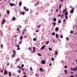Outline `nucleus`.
Masks as SVG:
<instances>
[{
	"instance_id": "obj_1",
	"label": "nucleus",
	"mask_w": 77,
	"mask_h": 77,
	"mask_svg": "<svg viewBox=\"0 0 77 77\" xmlns=\"http://www.w3.org/2000/svg\"><path fill=\"white\" fill-rule=\"evenodd\" d=\"M71 71H77V69L76 68H75L74 67L73 68V69L72 68V67L71 68Z\"/></svg>"
},
{
	"instance_id": "obj_2",
	"label": "nucleus",
	"mask_w": 77,
	"mask_h": 77,
	"mask_svg": "<svg viewBox=\"0 0 77 77\" xmlns=\"http://www.w3.org/2000/svg\"><path fill=\"white\" fill-rule=\"evenodd\" d=\"M13 53H14V54L12 55V56L14 57L15 56V53H16V52H15V51H14L13 50Z\"/></svg>"
},
{
	"instance_id": "obj_3",
	"label": "nucleus",
	"mask_w": 77,
	"mask_h": 77,
	"mask_svg": "<svg viewBox=\"0 0 77 77\" xmlns=\"http://www.w3.org/2000/svg\"><path fill=\"white\" fill-rule=\"evenodd\" d=\"M45 47H46V46L45 45L42 46L41 48L40 49V50H44L45 48Z\"/></svg>"
},
{
	"instance_id": "obj_4",
	"label": "nucleus",
	"mask_w": 77,
	"mask_h": 77,
	"mask_svg": "<svg viewBox=\"0 0 77 77\" xmlns=\"http://www.w3.org/2000/svg\"><path fill=\"white\" fill-rule=\"evenodd\" d=\"M46 62H45V60H43L41 61V63L42 64H44L45 63H46Z\"/></svg>"
},
{
	"instance_id": "obj_5",
	"label": "nucleus",
	"mask_w": 77,
	"mask_h": 77,
	"mask_svg": "<svg viewBox=\"0 0 77 77\" xmlns=\"http://www.w3.org/2000/svg\"><path fill=\"white\" fill-rule=\"evenodd\" d=\"M54 54L55 56H57V55L58 54V52H57V51H55L54 52Z\"/></svg>"
},
{
	"instance_id": "obj_6",
	"label": "nucleus",
	"mask_w": 77,
	"mask_h": 77,
	"mask_svg": "<svg viewBox=\"0 0 77 77\" xmlns=\"http://www.w3.org/2000/svg\"><path fill=\"white\" fill-rule=\"evenodd\" d=\"M74 8H72V9L70 10V12L71 14H73L74 13Z\"/></svg>"
},
{
	"instance_id": "obj_7",
	"label": "nucleus",
	"mask_w": 77,
	"mask_h": 77,
	"mask_svg": "<svg viewBox=\"0 0 77 77\" xmlns=\"http://www.w3.org/2000/svg\"><path fill=\"white\" fill-rule=\"evenodd\" d=\"M39 1H38L37 3L35 4L34 5L35 7V6H37V5H39Z\"/></svg>"
},
{
	"instance_id": "obj_8",
	"label": "nucleus",
	"mask_w": 77,
	"mask_h": 77,
	"mask_svg": "<svg viewBox=\"0 0 77 77\" xmlns=\"http://www.w3.org/2000/svg\"><path fill=\"white\" fill-rule=\"evenodd\" d=\"M8 72V71H7V70H5L4 72V74H5V75H7V72Z\"/></svg>"
},
{
	"instance_id": "obj_9",
	"label": "nucleus",
	"mask_w": 77,
	"mask_h": 77,
	"mask_svg": "<svg viewBox=\"0 0 77 77\" xmlns=\"http://www.w3.org/2000/svg\"><path fill=\"white\" fill-rule=\"evenodd\" d=\"M67 11V8H66V9H64L63 11V13H65Z\"/></svg>"
},
{
	"instance_id": "obj_10",
	"label": "nucleus",
	"mask_w": 77,
	"mask_h": 77,
	"mask_svg": "<svg viewBox=\"0 0 77 77\" xmlns=\"http://www.w3.org/2000/svg\"><path fill=\"white\" fill-rule=\"evenodd\" d=\"M39 70L41 71V72H44V69H42V68L40 67L39 68Z\"/></svg>"
},
{
	"instance_id": "obj_11",
	"label": "nucleus",
	"mask_w": 77,
	"mask_h": 77,
	"mask_svg": "<svg viewBox=\"0 0 77 77\" xmlns=\"http://www.w3.org/2000/svg\"><path fill=\"white\" fill-rule=\"evenodd\" d=\"M55 30L56 32H57L59 30V27H57L55 28Z\"/></svg>"
},
{
	"instance_id": "obj_12",
	"label": "nucleus",
	"mask_w": 77,
	"mask_h": 77,
	"mask_svg": "<svg viewBox=\"0 0 77 77\" xmlns=\"http://www.w3.org/2000/svg\"><path fill=\"white\" fill-rule=\"evenodd\" d=\"M22 5V2H20L19 3V6H21Z\"/></svg>"
},
{
	"instance_id": "obj_13",
	"label": "nucleus",
	"mask_w": 77,
	"mask_h": 77,
	"mask_svg": "<svg viewBox=\"0 0 77 77\" xmlns=\"http://www.w3.org/2000/svg\"><path fill=\"white\" fill-rule=\"evenodd\" d=\"M10 5L11 6H15V4H14L10 3Z\"/></svg>"
},
{
	"instance_id": "obj_14",
	"label": "nucleus",
	"mask_w": 77,
	"mask_h": 77,
	"mask_svg": "<svg viewBox=\"0 0 77 77\" xmlns=\"http://www.w3.org/2000/svg\"><path fill=\"white\" fill-rule=\"evenodd\" d=\"M23 9L24 10H25V11H29V9H26V7H23Z\"/></svg>"
},
{
	"instance_id": "obj_15",
	"label": "nucleus",
	"mask_w": 77,
	"mask_h": 77,
	"mask_svg": "<svg viewBox=\"0 0 77 77\" xmlns=\"http://www.w3.org/2000/svg\"><path fill=\"white\" fill-rule=\"evenodd\" d=\"M9 76L10 77H11L12 76V73L11 72H9Z\"/></svg>"
},
{
	"instance_id": "obj_16",
	"label": "nucleus",
	"mask_w": 77,
	"mask_h": 77,
	"mask_svg": "<svg viewBox=\"0 0 77 77\" xmlns=\"http://www.w3.org/2000/svg\"><path fill=\"white\" fill-rule=\"evenodd\" d=\"M64 15L65 16L68 15V12L66 11L64 14Z\"/></svg>"
},
{
	"instance_id": "obj_17",
	"label": "nucleus",
	"mask_w": 77,
	"mask_h": 77,
	"mask_svg": "<svg viewBox=\"0 0 77 77\" xmlns=\"http://www.w3.org/2000/svg\"><path fill=\"white\" fill-rule=\"evenodd\" d=\"M5 21H6V20H5V19H4L2 21V24H3L5 23Z\"/></svg>"
},
{
	"instance_id": "obj_18",
	"label": "nucleus",
	"mask_w": 77,
	"mask_h": 77,
	"mask_svg": "<svg viewBox=\"0 0 77 77\" xmlns=\"http://www.w3.org/2000/svg\"><path fill=\"white\" fill-rule=\"evenodd\" d=\"M12 20H13V21H15V20H16V18H15V17H14L12 18Z\"/></svg>"
},
{
	"instance_id": "obj_19",
	"label": "nucleus",
	"mask_w": 77,
	"mask_h": 77,
	"mask_svg": "<svg viewBox=\"0 0 77 77\" xmlns=\"http://www.w3.org/2000/svg\"><path fill=\"white\" fill-rule=\"evenodd\" d=\"M52 24L54 26H55L56 24H57V23H56V22H54V23H53Z\"/></svg>"
},
{
	"instance_id": "obj_20",
	"label": "nucleus",
	"mask_w": 77,
	"mask_h": 77,
	"mask_svg": "<svg viewBox=\"0 0 77 77\" xmlns=\"http://www.w3.org/2000/svg\"><path fill=\"white\" fill-rule=\"evenodd\" d=\"M18 29H21V26L20 25H19L17 27Z\"/></svg>"
},
{
	"instance_id": "obj_21",
	"label": "nucleus",
	"mask_w": 77,
	"mask_h": 77,
	"mask_svg": "<svg viewBox=\"0 0 77 77\" xmlns=\"http://www.w3.org/2000/svg\"><path fill=\"white\" fill-rule=\"evenodd\" d=\"M20 14H22V15H24V14H25L24 12H21Z\"/></svg>"
},
{
	"instance_id": "obj_22",
	"label": "nucleus",
	"mask_w": 77,
	"mask_h": 77,
	"mask_svg": "<svg viewBox=\"0 0 77 77\" xmlns=\"http://www.w3.org/2000/svg\"><path fill=\"white\" fill-rule=\"evenodd\" d=\"M33 51L34 53H35V47H33Z\"/></svg>"
},
{
	"instance_id": "obj_23",
	"label": "nucleus",
	"mask_w": 77,
	"mask_h": 77,
	"mask_svg": "<svg viewBox=\"0 0 77 77\" xmlns=\"http://www.w3.org/2000/svg\"><path fill=\"white\" fill-rule=\"evenodd\" d=\"M56 20H57L56 18H54L53 19V21L56 22Z\"/></svg>"
},
{
	"instance_id": "obj_24",
	"label": "nucleus",
	"mask_w": 77,
	"mask_h": 77,
	"mask_svg": "<svg viewBox=\"0 0 77 77\" xmlns=\"http://www.w3.org/2000/svg\"><path fill=\"white\" fill-rule=\"evenodd\" d=\"M62 23V21L60 20H59V22H58V24H60V23Z\"/></svg>"
},
{
	"instance_id": "obj_25",
	"label": "nucleus",
	"mask_w": 77,
	"mask_h": 77,
	"mask_svg": "<svg viewBox=\"0 0 77 77\" xmlns=\"http://www.w3.org/2000/svg\"><path fill=\"white\" fill-rule=\"evenodd\" d=\"M38 56H42V55H41V54L39 53H38Z\"/></svg>"
},
{
	"instance_id": "obj_26",
	"label": "nucleus",
	"mask_w": 77,
	"mask_h": 77,
	"mask_svg": "<svg viewBox=\"0 0 77 77\" xmlns=\"http://www.w3.org/2000/svg\"><path fill=\"white\" fill-rule=\"evenodd\" d=\"M17 72L18 73H21V71L20 70H17Z\"/></svg>"
},
{
	"instance_id": "obj_27",
	"label": "nucleus",
	"mask_w": 77,
	"mask_h": 77,
	"mask_svg": "<svg viewBox=\"0 0 77 77\" xmlns=\"http://www.w3.org/2000/svg\"><path fill=\"white\" fill-rule=\"evenodd\" d=\"M17 31H18L19 33H20V32H21V31H20V30H19V29H18V28L17 29Z\"/></svg>"
},
{
	"instance_id": "obj_28",
	"label": "nucleus",
	"mask_w": 77,
	"mask_h": 77,
	"mask_svg": "<svg viewBox=\"0 0 77 77\" xmlns=\"http://www.w3.org/2000/svg\"><path fill=\"white\" fill-rule=\"evenodd\" d=\"M55 36L56 38H58V37H59V36L57 34H56L55 35Z\"/></svg>"
},
{
	"instance_id": "obj_29",
	"label": "nucleus",
	"mask_w": 77,
	"mask_h": 77,
	"mask_svg": "<svg viewBox=\"0 0 77 77\" xmlns=\"http://www.w3.org/2000/svg\"><path fill=\"white\" fill-rule=\"evenodd\" d=\"M68 16L67 15H66L65 16V19H66V20H67L68 19Z\"/></svg>"
},
{
	"instance_id": "obj_30",
	"label": "nucleus",
	"mask_w": 77,
	"mask_h": 77,
	"mask_svg": "<svg viewBox=\"0 0 77 77\" xmlns=\"http://www.w3.org/2000/svg\"><path fill=\"white\" fill-rule=\"evenodd\" d=\"M10 11L9 10H7V14H9Z\"/></svg>"
},
{
	"instance_id": "obj_31",
	"label": "nucleus",
	"mask_w": 77,
	"mask_h": 77,
	"mask_svg": "<svg viewBox=\"0 0 77 77\" xmlns=\"http://www.w3.org/2000/svg\"><path fill=\"white\" fill-rule=\"evenodd\" d=\"M74 32V31H71L70 32V33H71V34H73V33Z\"/></svg>"
},
{
	"instance_id": "obj_32",
	"label": "nucleus",
	"mask_w": 77,
	"mask_h": 77,
	"mask_svg": "<svg viewBox=\"0 0 77 77\" xmlns=\"http://www.w3.org/2000/svg\"><path fill=\"white\" fill-rule=\"evenodd\" d=\"M49 50H50V51H52V48H49Z\"/></svg>"
},
{
	"instance_id": "obj_33",
	"label": "nucleus",
	"mask_w": 77,
	"mask_h": 77,
	"mask_svg": "<svg viewBox=\"0 0 77 77\" xmlns=\"http://www.w3.org/2000/svg\"><path fill=\"white\" fill-rule=\"evenodd\" d=\"M33 41H36V38H34L33 39Z\"/></svg>"
},
{
	"instance_id": "obj_34",
	"label": "nucleus",
	"mask_w": 77,
	"mask_h": 77,
	"mask_svg": "<svg viewBox=\"0 0 77 77\" xmlns=\"http://www.w3.org/2000/svg\"><path fill=\"white\" fill-rule=\"evenodd\" d=\"M64 72L65 73H66V74H67V73H68V72H67V71H66V70H64Z\"/></svg>"
},
{
	"instance_id": "obj_35",
	"label": "nucleus",
	"mask_w": 77,
	"mask_h": 77,
	"mask_svg": "<svg viewBox=\"0 0 77 77\" xmlns=\"http://www.w3.org/2000/svg\"><path fill=\"white\" fill-rule=\"evenodd\" d=\"M51 60L52 61H54V58L53 57L52 58Z\"/></svg>"
},
{
	"instance_id": "obj_36",
	"label": "nucleus",
	"mask_w": 77,
	"mask_h": 77,
	"mask_svg": "<svg viewBox=\"0 0 77 77\" xmlns=\"http://www.w3.org/2000/svg\"><path fill=\"white\" fill-rule=\"evenodd\" d=\"M63 16H64V15H61L60 18H62V17H63Z\"/></svg>"
},
{
	"instance_id": "obj_37",
	"label": "nucleus",
	"mask_w": 77,
	"mask_h": 77,
	"mask_svg": "<svg viewBox=\"0 0 77 77\" xmlns=\"http://www.w3.org/2000/svg\"><path fill=\"white\" fill-rule=\"evenodd\" d=\"M52 35L54 36V35H55V33L54 32H53L52 33Z\"/></svg>"
},
{
	"instance_id": "obj_38",
	"label": "nucleus",
	"mask_w": 77,
	"mask_h": 77,
	"mask_svg": "<svg viewBox=\"0 0 77 77\" xmlns=\"http://www.w3.org/2000/svg\"><path fill=\"white\" fill-rule=\"evenodd\" d=\"M60 38H61L62 39V38H63V35H60Z\"/></svg>"
},
{
	"instance_id": "obj_39",
	"label": "nucleus",
	"mask_w": 77,
	"mask_h": 77,
	"mask_svg": "<svg viewBox=\"0 0 77 77\" xmlns=\"http://www.w3.org/2000/svg\"><path fill=\"white\" fill-rule=\"evenodd\" d=\"M46 44H49V41L46 42Z\"/></svg>"
},
{
	"instance_id": "obj_40",
	"label": "nucleus",
	"mask_w": 77,
	"mask_h": 77,
	"mask_svg": "<svg viewBox=\"0 0 77 77\" xmlns=\"http://www.w3.org/2000/svg\"><path fill=\"white\" fill-rule=\"evenodd\" d=\"M28 49L30 51L31 50H32V49H31V48H30V47L28 48Z\"/></svg>"
},
{
	"instance_id": "obj_41",
	"label": "nucleus",
	"mask_w": 77,
	"mask_h": 77,
	"mask_svg": "<svg viewBox=\"0 0 77 77\" xmlns=\"http://www.w3.org/2000/svg\"><path fill=\"white\" fill-rule=\"evenodd\" d=\"M30 70H31V71H32V67H30Z\"/></svg>"
},
{
	"instance_id": "obj_42",
	"label": "nucleus",
	"mask_w": 77,
	"mask_h": 77,
	"mask_svg": "<svg viewBox=\"0 0 77 77\" xmlns=\"http://www.w3.org/2000/svg\"><path fill=\"white\" fill-rule=\"evenodd\" d=\"M52 42L53 43L55 42V40L54 39L52 40Z\"/></svg>"
},
{
	"instance_id": "obj_43",
	"label": "nucleus",
	"mask_w": 77,
	"mask_h": 77,
	"mask_svg": "<svg viewBox=\"0 0 77 77\" xmlns=\"http://www.w3.org/2000/svg\"><path fill=\"white\" fill-rule=\"evenodd\" d=\"M61 15V14H59V15H57V17H60V16Z\"/></svg>"
},
{
	"instance_id": "obj_44",
	"label": "nucleus",
	"mask_w": 77,
	"mask_h": 77,
	"mask_svg": "<svg viewBox=\"0 0 77 77\" xmlns=\"http://www.w3.org/2000/svg\"><path fill=\"white\" fill-rule=\"evenodd\" d=\"M21 43H22V42H21V41L19 42V44H21Z\"/></svg>"
},
{
	"instance_id": "obj_45",
	"label": "nucleus",
	"mask_w": 77,
	"mask_h": 77,
	"mask_svg": "<svg viewBox=\"0 0 77 77\" xmlns=\"http://www.w3.org/2000/svg\"><path fill=\"white\" fill-rule=\"evenodd\" d=\"M61 5H59V8L60 9H61Z\"/></svg>"
},
{
	"instance_id": "obj_46",
	"label": "nucleus",
	"mask_w": 77,
	"mask_h": 77,
	"mask_svg": "<svg viewBox=\"0 0 77 77\" xmlns=\"http://www.w3.org/2000/svg\"><path fill=\"white\" fill-rule=\"evenodd\" d=\"M17 50H20V47L18 48Z\"/></svg>"
},
{
	"instance_id": "obj_47",
	"label": "nucleus",
	"mask_w": 77,
	"mask_h": 77,
	"mask_svg": "<svg viewBox=\"0 0 77 77\" xmlns=\"http://www.w3.org/2000/svg\"><path fill=\"white\" fill-rule=\"evenodd\" d=\"M20 39L21 40V39H23V36H21L20 37Z\"/></svg>"
},
{
	"instance_id": "obj_48",
	"label": "nucleus",
	"mask_w": 77,
	"mask_h": 77,
	"mask_svg": "<svg viewBox=\"0 0 77 77\" xmlns=\"http://www.w3.org/2000/svg\"><path fill=\"white\" fill-rule=\"evenodd\" d=\"M69 77H74V76L73 75H72L70 76Z\"/></svg>"
},
{
	"instance_id": "obj_49",
	"label": "nucleus",
	"mask_w": 77,
	"mask_h": 77,
	"mask_svg": "<svg viewBox=\"0 0 77 77\" xmlns=\"http://www.w3.org/2000/svg\"><path fill=\"white\" fill-rule=\"evenodd\" d=\"M3 44H1V48H3Z\"/></svg>"
},
{
	"instance_id": "obj_50",
	"label": "nucleus",
	"mask_w": 77,
	"mask_h": 77,
	"mask_svg": "<svg viewBox=\"0 0 77 77\" xmlns=\"http://www.w3.org/2000/svg\"><path fill=\"white\" fill-rule=\"evenodd\" d=\"M24 65L23 64H22V65H21V66L22 67H24Z\"/></svg>"
},
{
	"instance_id": "obj_51",
	"label": "nucleus",
	"mask_w": 77,
	"mask_h": 77,
	"mask_svg": "<svg viewBox=\"0 0 77 77\" xmlns=\"http://www.w3.org/2000/svg\"><path fill=\"white\" fill-rule=\"evenodd\" d=\"M26 30V29H25L23 30V32H25Z\"/></svg>"
},
{
	"instance_id": "obj_52",
	"label": "nucleus",
	"mask_w": 77,
	"mask_h": 77,
	"mask_svg": "<svg viewBox=\"0 0 77 77\" xmlns=\"http://www.w3.org/2000/svg\"><path fill=\"white\" fill-rule=\"evenodd\" d=\"M22 71H24V68H22Z\"/></svg>"
},
{
	"instance_id": "obj_53",
	"label": "nucleus",
	"mask_w": 77,
	"mask_h": 77,
	"mask_svg": "<svg viewBox=\"0 0 77 77\" xmlns=\"http://www.w3.org/2000/svg\"><path fill=\"white\" fill-rule=\"evenodd\" d=\"M35 75V76H36V77H38V74H36Z\"/></svg>"
},
{
	"instance_id": "obj_54",
	"label": "nucleus",
	"mask_w": 77,
	"mask_h": 77,
	"mask_svg": "<svg viewBox=\"0 0 77 77\" xmlns=\"http://www.w3.org/2000/svg\"><path fill=\"white\" fill-rule=\"evenodd\" d=\"M69 39V38L68 37H67L66 38V40H68Z\"/></svg>"
},
{
	"instance_id": "obj_55",
	"label": "nucleus",
	"mask_w": 77,
	"mask_h": 77,
	"mask_svg": "<svg viewBox=\"0 0 77 77\" xmlns=\"http://www.w3.org/2000/svg\"><path fill=\"white\" fill-rule=\"evenodd\" d=\"M64 68H67V66H64Z\"/></svg>"
},
{
	"instance_id": "obj_56",
	"label": "nucleus",
	"mask_w": 77,
	"mask_h": 77,
	"mask_svg": "<svg viewBox=\"0 0 77 77\" xmlns=\"http://www.w3.org/2000/svg\"><path fill=\"white\" fill-rule=\"evenodd\" d=\"M14 66V65H11V68H12V67H13Z\"/></svg>"
},
{
	"instance_id": "obj_57",
	"label": "nucleus",
	"mask_w": 77,
	"mask_h": 77,
	"mask_svg": "<svg viewBox=\"0 0 77 77\" xmlns=\"http://www.w3.org/2000/svg\"><path fill=\"white\" fill-rule=\"evenodd\" d=\"M51 65H52V64H51V63H50L49 64V66H51Z\"/></svg>"
},
{
	"instance_id": "obj_58",
	"label": "nucleus",
	"mask_w": 77,
	"mask_h": 77,
	"mask_svg": "<svg viewBox=\"0 0 77 77\" xmlns=\"http://www.w3.org/2000/svg\"><path fill=\"white\" fill-rule=\"evenodd\" d=\"M19 47H20V46H19V45H17V48H19Z\"/></svg>"
},
{
	"instance_id": "obj_59",
	"label": "nucleus",
	"mask_w": 77,
	"mask_h": 77,
	"mask_svg": "<svg viewBox=\"0 0 77 77\" xmlns=\"http://www.w3.org/2000/svg\"><path fill=\"white\" fill-rule=\"evenodd\" d=\"M58 11H59V10L58 9H57L56 10V12H58Z\"/></svg>"
},
{
	"instance_id": "obj_60",
	"label": "nucleus",
	"mask_w": 77,
	"mask_h": 77,
	"mask_svg": "<svg viewBox=\"0 0 77 77\" xmlns=\"http://www.w3.org/2000/svg\"><path fill=\"white\" fill-rule=\"evenodd\" d=\"M19 60V59H17L16 60V61H18V60Z\"/></svg>"
},
{
	"instance_id": "obj_61",
	"label": "nucleus",
	"mask_w": 77,
	"mask_h": 77,
	"mask_svg": "<svg viewBox=\"0 0 77 77\" xmlns=\"http://www.w3.org/2000/svg\"><path fill=\"white\" fill-rule=\"evenodd\" d=\"M23 77H27V75H25L23 76Z\"/></svg>"
},
{
	"instance_id": "obj_62",
	"label": "nucleus",
	"mask_w": 77,
	"mask_h": 77,
	"mask_svg": "<svg viewBox=\"0 0 77 77\" xmlns=\"http://www.w3.org/2000/svg\"><path fill=\"white\" fill-rule=\"evenodd\" d=\"M71 73L72 74H74V72H71Z\"/></svg>"
},
{
	"instance_id": "obj_63",
	"label": "nucleus",
	"mask_w": 77,
	"mask_h": 77,
	"mask_svg": "<svg viewBox=\"0 0 77 77\" xmlns=\"http://www.w3.org/2000/svg\"><path fill=\"white\" fill-rule=\"evenodd\" d=\"M17 77H20V76L19 75H18L17 76Z\"/></svg>"
},
{
	"instance_id": "obj_64",
	"label": "nucleus",
	"mask_w": 77,
	"mask_h": 77,
	"mask_svg": "<svg viewBox=\"0 0 77 77\" xmlns=\"http://www.w3.org/2000/svg\"><path fill=\"white\" fill-rule=\"evenodd\" d=\"M75 77H77V74L75 75Z\"/></svg>"
}]
</instances>
